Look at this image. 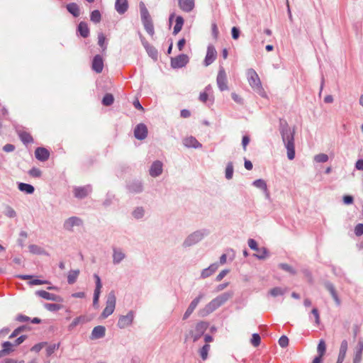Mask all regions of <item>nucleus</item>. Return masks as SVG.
<instances>
[{"label":"nucleus","mask_w":363,"mask_h":363,"mask_svg":"<svg viewBox=\"0 0 363 363\" xmlns=\"http://www.w3.org/2000/svg\"><path fill=\"white\" fill-rule=\"evenodd\" d=\"M229 271L228 269L222 270L216 277V279L217 281H221L228 274Z\"/></svg>","instance_id":"nucleus-60"},{"label":"nucleus","mask_w":363,"mask_h":363,"mask_svg":"<svg viewBox=\"0 0 363 363\" xmlns=\"http://www.w3.org/2000/svg\"><path fill=\"white\" fill-rule=\"evenodd\" d=\"M311 314L314 317L315 324L319 325L320 324V315H319V312H318V309L315 308H313V310L311 311Z\"/></svg>","instance_id":"nucleus-54"},{"label":"nucleus","mask_w":363,"mask_h":363,"mask_svg":"<svg viewBox=\"0 0 363 363\" xmlns=\"http://www.w3.org/2000/svg\"><path fill=\"white\" fill-rule=\"evenodd\" d=\"M362 354L359 352H355V354L353 359V363H361Z\"/></svg>","instance_id":"nucleus-63"},{"label":"nucleus","mask_w":363,"mask_h":363,"mask_svg":"<svg viewBox=\"0 0 363 363\" xmlns=\"http://www.w3.org/2000/svg\"><path fill=\"white\" fill-rule=\"evenodd\" d=\"M18 187L21 191L25 192L28 194H32L35 191L34 187L31 184L26 183H19Z\"/></svg>","instance_id":"nucleus-32"},{"label":"nucleus","mask_w":363,"mask_h":363,"mask_svg":"<svg viewBox=\"0 0 363 363\" xmlns=\"http://www.w3.org/2000/svg\"><path fill=\"white\" fill-rule=\"evenodd\" d=\"M35 294L43 298L46 299V300H50V301H57V302L63 301V298L61 296L54 294L49 293L44 290L37 291L35 292Z\"/></svg>","instance_id":"nucleus-13"},{"label":"nucleus","mask_w":363,"mask_h":363,"mask_svg":"<svg viewBox=\"0 0 363 363\" xmlns=\"http://www.w3.org/2000/svg\"><path fill=\"white\" fill-rule=\"evenodd\" d=\"M59 347L60 343L49 345L46 349L47 355L50 356L51 354H52L55 352V351L59 348Z\"/></svg>","instance_id":"nucleus-51"},{"label":"nucleus","mask_w":363,"mask_h":363,"mask_svg":"<svg viewBox=\"0 0 363 363\" xmlns=\"http://www.w3.org/2000/svg\"><path fill=\"white\" fill-rule=\"evenodd\" d=\"M314 161L318 163H324L328 160V155L325 153H320L314 156Z\"/></svg>","instance_id":"nucleus-45"},{"label":"nucleus","mask_w":363,"mask_h":363,"mask_svg":"<svg viewBox=\"0 0 363 363\" xmlns=\"http://www.w3.org/2000/svg\"><path fill=\"white\" fill-rule=\"evenodd\" d=\"M286 292V289H283L281 287H274L272 289L269 293L273 297H277L278 296H281Z\"/></svg>","instance_id":"nucleus-38"},{"label":"nucleus","mask_w":363,"mask_h":363,"mask_svg":"<svg viewBox=\"0 0 363 363\" xmlns=\"http://www.w3.org/2000/svg\"><path fill=\"white\" fill-rule=\"evenodd\" d=\"M128 9V0H116L115 9L119 14L125 13Z\"/></svg>","instance_id":"nucleus-21"},{"label":"nucleus","mask_w":363,"mask_h":363,"mask_svg":"<svg viewBox=\"0 0 363 363\" xmlns=\"http://www.w3.org/2000/svg\"><path fill=\"white\" fill-rule=\"evenodd\" d=\"M125 252L123 250L119 247L113 248V263L114 264H120L125 258Z\"/></svg>","instance_id":"nucleus-16"},{"label":"nucleus","mask_w":363,"mask_h":363,"mask_svg":"<svg viewBox=\"0 0 363 363\" xmlns=\"http://www.w3.org/2000/svg\"><path fill=\"white\" fill-rule=\"evenodd\" d=\"M207 328V323L200 322L196 324L194 330L190 332L191 338L194 342H196L204 333Z\"/></svg>","instance_id":"nucleus-9"},{"label":"nucleus","mask_w":363,"mask_h":363,"mask_svg":"<svg viewBox=\"0 0 363 363\" xmlns=\"http://www.w3.org/2000/svg\"><path fill=\"white\" fill-rule=\"evenodd\" d=\"M248 246L250 247V249L255 250L257 252L262 251V254H255V256L258 258L259 259H265L268 255V252L265 247L259 248L257 246V242L254 239H249L248 240Z\"/></svg>","instance_id":"nucleus-10"},{"label":"nucleus","mask_w":363,"mask_h":363,"mask_svg":"<svg viewBox=\"0 0 363 363\" xmlns=\"http://www.w3.org/2000/svg\"><path fill=\"white\" fill-rule=\"evenodd\" d=\"M4 214L9 218H13L17 215L16 211L9 205L4 206Z\"/></svg>","instance_id":"nucleus-37"},{"label":"nucleus","mask_w":363,"mask_h":363,"mask_svg":"<svg viewBox=\"0 0 363 363\" xmlns=\"http://www.w3.org/2000/svg\"><path fill=\"white\" fill-rule=\"evenodd\" d=\"M129 190L130 191L138 194L143 191V184L140 182H134L132 184L129 185Z\"/></svg>","instance_id":"nucleus-31"},{"label":"nucleus","mask_w":363,"mask_h":363,"mask_svg":"<svg viewBox=\"0 0 363 363\" xmlns=\"http://www.w3.org/2000/svg\"><path fill=\"white\" fill-rule=\"evenodd\" d=\"M279 344L281 347H286L289 345V339L286 336L283 335L279 340Z\"/></svg>","instance_id":"nucleus-55"},{"label":"nucleus","mask_w":363,"mask_h":363,"mask_svg":"<svg viewBox=\"0 0 363 363\" xmlns=\"http://www.w3.org/2000/svg\"><path fill=\"white\" fill-rule=\"evenodd\" d=\"M28 174L33 177H40L42 174V172L38 168L33 167L31 169H30Z\"/></svg>","instance_id":"nucleus-53"},{"label":"nucleus","mask_w":363,"mask_h":363,"mask_svg":"<svg viewBox=\"0 0 363 363\" xmlns=\"http://www.w3.org/2000/svg\"><path fill=\"white\" fill-rule=\"evenodd\" d=\"M134 135L138 140H144L147 135V128L143 123L138 124L134 130Z\"/></svg>","instance_id":"nucleus-18"},{"label":"nucleus","mask_w":363,"mask_h":363,"mask_svg":"<svg viewBox=\"0 0 363 363\" xmlns=\"http://www.w3.org/2000/svg\"><path fill=\"white\" fill-rule=\"evenodd\" d=\"M348 343L347 340H342L340 345V351L337 359L344 361L347 350Z\"/></svg>","instance_id":"nucleus-29"},{"label":"nucleus","mask_w":363,"mask_h":363,"mask_svg":"<svg viewBox=\"0 0 363 363\" xmlns=\"http://www.w3.org/2000/svg\"><path fill=\"white\" fill-rule=\"evenodd\" d=\"M28 249H29V252L33 254H36V255H45V251L42 247H40V246L36 245H30L28 247Z\"/></svg>","instance_id":"nucleus-39"},{"label":"nucleus","mask_w":363,"mask_h":363,"mask_svg":"<svg viewBox=\"0 0 363 363\" xmlns=\"http://www.w3.org/2000/svg\"><path fill=\"white\" fill-rule=\"evenodd\" d=\"M79 274V269H75V270L69 271V274H68V276H67V282L69 284H74L76 281Z\"/></svg>","instance_id":"nucleus-35"},{"label":"nucleus","mask_w":363,"mask_h":363,"mask_svg":"<svg viewBox=\"0 0 363 363\" xmlns=\"http://www.w3.org/2000/svg\"><path fill=\"white\" fill-rule=\"evenodd\" d=\"M355 168L357 170L363 171V160L362 159H359V160H357V162L355 163Z\"/></svg>","instance_id":"nucleus-64"},{"label":"nucleus","mask_w":363,"mask_h":363,"mask_svg":"<svg viewBox=\"0 0 363 363\" xmlns=\"http://www.w3.org/2000/svg\"><path fill=\"white\" fill-rule=\"evenodd\" d=\"M208 235L206 229H199L190 233L183 241L182 247L188 248L196 245Z\"/></svg>","instance_id":"nucleus-3"},{"label":"nucleus","mask_w":363,"mask_h":363,"mask_svg":"<svg viewBox=\"0 0 363 363\" xmlns=\"http://www.w3.org/2000/svg\"><path fill=\"white\" fill-rule=\"evenodd\" d=\"M78 30L82 37L86 38L88 36L89 30L87 24H79Z\"/></svg>","instance_id":"nucleus-48"},{"label":"nucleus","mask_w":363,"mask_h":363,"mask_svg":"<svg viewBox=\"0 0 363 363\" xmlns=\"http://www.w3.org/2000/svg\"><path fill=\"white\" fill-rule=\"evenodd\" d=\"M188 57L186 55H180L171 60V65L173 68H181L188 62Z\"/></svg>","instance_id":"nucleus-15"},{"label":"nucleus","mask_w":363,"mask_h":363,"mask_svg":"<svg viewBox=\"0 0 363 363\" xmlns=\"http://www.w3.org/2000/svg\"><path fill=\"white\" fill-rule=\"evenodd\" d=\"M211 85H208L205 88V90L200 94L199 100L203 103L206 102V101L208 100V94L211 92Z\"/></svg>","instance_id":"nucleus-42"},{"label":"nucleus","mask_w":363,"mask_h":363,"mask_svg":"<svg viewBox=\"0 0 363 363\" xmlns=\"http://www.w3.org/2000/svg\"><path fill=\"white\" fill-rule=\"evenodd\" d=\"M67 11L74 17L77 18L80 15V9L77 3L71 2L66 5Z\"/></svg>","instance_id":"nucleus-26"},{"label":"nucleus","mask_w":363,"mask_h":363,"mask_svg":"<svg viewBox=\"0 0 363 363\" xmlns=\"http://www.w3.org/2000/svg\"><path fill=\"white\" fill-rule=\"evenodd\" d=\"M145 29L148 34L151 36L154 35V27L153 24H145Z\"/></svg>","instance_id":"nucleus-61"},{"label":"nucleus","mask_w":363,"mask_h":363,"mask_svg":"<svg viewBox=\"0 0 363 363\" xmlns=\"http://www.w3.org/2000/svg\"><path fill=\"white\" fill-rule=\"evenodd\" d=\"M234 169L233 164L231 162H228L225 167V175L227 179H231L233 176Z\"/></svg>","instance_id":"nucleus-40"},{"label":"nucleus","mask_w":363,"mask_h":363,"mask_svg":"<svg viewBox=\"0 0 363 363\" xmlns=\"http://www.w3.org/2000/svg\"><path fill=\"white\" fill-rule=\"evenodd\" d=\"M260 342H261L260 336L257 333H254L252 335V339H251L252 345H253L255 347H257L258 345H259Z\"/></svg>","instance_id":"nucleus-52"},{"label":"nucleus","mask_w":363,"mask_h":363,"mask_svg":"<svg viewBox=\"0 0 363 363\" xmlns=\"http://www.w3.org/2000/svg\"><path fill=\"white\" fill-rule=\"evenodd\" d=\"M233 291H227L217 296L199 311V316L206 317L210 315L218 308L224 305L233 297Z\"/></svg>","instance_id":"nucleus-2"},{"label":"nucleus","mask_w":363,"mask_h":363,"mask_svg":"<svg viewBox=\"0 0 363 363\" xmlns=\"http://www.w3.org/2000/svg\"><path fill=\"white\" fill-rule=\"evenodd\" d=\"M279 267L281 268V269L289 272V274H294L296 273L294 269L291 266H290L287 264L281 263L279 264Z\"/></svg>","instance_id":"nucleus-50"},{"label":"nucleus","mask_w":363,"mask_h":363,"mask_svg":"<svg viewBox=\"0 0 363 363\" xmlns=\"http://www.w3.org/2000/svg\"><path fill=\"white\" fill-rule=\"evenodd\" d=\"M91 188L90 186L75 187L73 190L74 195L77 199H84L91 192Z\"/></svg>","instance_id":"nucleus-17"},{"label":"nucleus","mask_w":363,"mask_h":363,"mask_svg":"<svg viewBox=\"0 0 363 363\" xmlns=\"http://www.w3.org/2000/svg\"><path fill=\"white\" fill-rule=\"evenodd\" d=\"M94 278L95 279V283H96V287H95L94 292L101 294V288H102V283H101V279H100L99 276L96 274H94Z\"/></svg>","instance_id":"nucleus-46"},{"label":"nucleus","mask_w":363,"mask_h":363,"mask_svg":"<svg viewBox=\"0 0 363 363\" xmlns=\"http://www.w3.org/2000/svg\"><path fill=\"white\" fill-rule=\"evenodd\" d=\"M98 39L99 45L103 48V50H105L106 47L105 45V36L104 35V34L99 33L98 35Z\"/></svg>","instance_id":"nucleus-57"},{"label":"nucleus","mask_w":363,"mask_h":363,"mask_svg":"<svg viewBox=\"0 0 363 363\" xmlns=\"http://www.w3.org/2000/svg\"><path fill=\"white\" fill-rule=\"evenodd\" d=\"M218 268V264L217 263H213L211 264L208 267L202 270L201 273V277L202 279H206L211 276Z\"/></svg>","instance_id":"nucleus-24"},{"label":"nucleus","mask_w":363,"mask_h":363,"mask_svg":"<svg viewBox=\"0 0 363 363\" xmlns=\"http://www.w3.org/2000/svg\"><path fill=\"white\" fill-rule=\"evenodd\" d=\"M216 57L217 52L215 48L213 45H209L207 48L206 55L204 60L205 66H208L212 64L216 59Z\"/></svg>","instance_id":"nucleus-12"},{"label":"nucleus","mask_w":363,"mask_h":363,"mask_svg":"<svg viewBox=\"0 0 363 363\" xmlns=\"http://www.w3.org/2000/svg\"><path fill=\"white\" fill-rule=\"evenodd\" d=\"M139 8L142 23H152L151 16L143 1L139 3Z\"/></svg>","instance_id":"nucleus-14"},{"label":"nucleus","mask_w":363,"mask_h":363,"mask_svg":"<svg viewBox=\"0 0 363 363\" xmlns=\"http://www.w3.org/2000/svg\"><path fill=\"white\" fill-rule=\"evenodd\" d=\"M183 144L188 148H201L202 145L193 136H189L183 140Z\"/></svg>","instance_id":"nucleus-19"},{"label":"nucleus","mask_w":363,"mask_h":363,"mask_svg":"<svg viewBox=\"0 0 363 363\" xmlns=\"http://www.w3.org/2000/svg\"><path fill=\"white\" fill-rule=\"evenodd\" d=\"M35 157L40 161H45L49 157V152L44 147H38L35 152Z\"/></svg>","instance_id":"nucleus-25"},{"label":"nucleus","mask_w":363,"mask_h":363,"mask_svg":"<svg viewBox=\"0 0 363 363\" xmlns=\"http://www.w3.org/2000/svg\"><path fill=\"white\" fill-rule=\"evenodd\" d=\"M216 83L220 91H223L228 89L227 74L223 67H220L216 78Z\"/></svg>","instance_id":"nucleus-8"},{"label":"nucleus","mask_w":363,"mask_h":363,"mask_svg":"<svg viewBox=\"0 0 363 363\" xmlns=\"http://www.w3.org/2000/svg\"><path fill=\"white\" fill-rule=\"evenodd\" d=\"M89 321L85 315H80L79 317L75 318L72 322L69 324L68 328L69 330L74 329L79 324H84Z\"/></svg>","instance_id":"nucleus-28"},{"label":"nucleus","mask_w":363,"mask_h":363,"mask_svg":"<svg viewBox=\"0 0 363 363\" xmlns=\"http://www.w3.org/2000/svg\"><path fill=\"white\" fill-rule=\"evenodd\" d=\"M280 133L287 150V157L289 160H292L295 157V128L294 127L289 126L286 122L281 123Z\"/></svg>","instance_id":"nucleus-1"},{"label":"nucleus","mask_w":363,"mask_h":363,"mask_svg":"<svg viewBox=\"0 0 363 363\" xmlns=\"http://www.w3.org/2000/svg\"><path fill=\"white\" fill-rule=\"evenodd\" d=\"M101 20V13L99 10L95 9L90 13V21L92 23H100Z\"/></svg>","instance_id":"nucleus-36"},{"label":"nucleus","mask_w":363,"mask_h":363,"mask_svg":"<svg viewBox=\"0 0 363 363\" xmlns=\"http://www.w3.org/2000/svg\"><path fill=\"white\" fill-rule=\"evenodd\" d=\"M44 307L50 311H57L62 308V305L56 303H45Z\"/></svg>","instance_id":"nucleus-47"},{"label":"nucleus","mask_w":363,"mask_h":363,"mask_svg":"<svg viewBox=\"0 0 363 363\" xmlns=\"http://www.w3.org/2000/svg\"><path fill=\"white\" fill-rule=\"evenodd\" d=\"M19 137L22 142L25 144H28L33 142V138L31 135L26 132H21L19 133Z\"/></svg>","instance_id":"nucleus-44"},{"label":"nucleus","mask_w":363,"mask_h":363,"mask_svg":"<svg viewBox=\"0 0 363 363\" xmlns=\"http://www.w3.org/2000/svg\"><path fill=\"white\" fill-rule=\"evenodd\" d=\"M135 313L133 311H128L126 315H121L117 323L118 327L121 329L130 327L133 323Z\"/></svg>","instance_id":"nucleus-7"},{"label":"nucleus","mask_w":363,"mask_h":363,"mask_svg":"<svg viewBox=\"0 0 363 363\" xmlns=\"http://www.w3.org/2000/svg\"><path fill=\"white\" fill-rule=\"evenodd\" d=\"M326 351V345L323 340H320L318 347H317V352L318 353V356L323 357Z\"/></svg>","instance_id":"nucleus-43"},{"label":"nucleus","mask_w":363,"mask_h":363,"mask_svg":"<svg viewBox=\"0 0 363 363\" xmlns=\"http://www.w3.org/2000/svg\"><path fill=\"white\" fill-rule=\"evenodd\" d=\"M15 347L16 346L14 345L13 343H11V342H9V341L4 342L2 344V347H3L2 350H6L5 352V353L7 355L9 354L10 353L13 352L15 350Z\"/></svg>","instance_id":"nucleus-41"},{"label":"nucleus","mask_w":363,"mask_h":363,"mask_svg":"<svg viewBox=\"0 0 363 363\" xmlns=\"http://www.w3.org/2000/svg\"><path fill=\"white\" fill-rule=\"evenodd\" d=\"M205 297V294L203 293H199L196 297H195L189 303V307L194 311L197 307L199 303L201 301V300Z\"/></svg>","instance_id":"nucleus-34"},{"label":"nucleus","mask_w":363,"mask_h":363,"mask_svg":"<svg viewBox=\"0 0 363 363\" xmlns=\"http://www.w3.org/2000/svg\"><path fill=\"white\" fill-rule=\"evenodd\" d=\"M145 215V209L143 206H138L135 208L132 212L133 217L137 220L143 218Z\"/></svg>","instance_id":"nucleus-30"},{"label":"nucleus","mask_w":363,"mask_h":363,"mask_svg":"<svg viewBox=\"0 0 363 363\" xmlns=\"http://www.w3.org/2000/svg\"><path fill=\"white\" fill-rule=\"evenodd\" d=\"M354 233L357 236L362 235L363 234V224H357L354 228Z\"/></svg>","instance_id":"nucleus-58"},{"label":"nucleus","mask_w":363,"mask_h":363,"mask_svg":"<svg viewBox=\"0 0 363 363\" xmlns=\"http://www.w3.org/2000/svg\"><path fill=\"white\" fill-rule=\"evenodd\" d=\"M252 185L255 188L262 190L264 192V194H265L266 198L269 197V190L267 188V182L264 179H256L252 182Z\"/></svg>","instance_id":"nucleus-20"},{"label":"nucleus","mask_w":363,"mask_h":363,"mask_svg":"<svg viewBox=\"0 0 363 363\" xmlns=\"http://www.w3.org/2000/svg\"><path fill=\"white\" fill-rule=\"evenodd\" d=\"M104 67V62L100 55H96L93 60L92 68L97 73L102 72Z\"/></svg>","instance_id":"nucleus-23"},{"label":"nucleus","mask_w":363,"mask_h":363,"mask_svg":"<svg viewBox=\"0 0 363 363\" xmlns=\"http://www.w3.org/2000/svg\"><path fill=\"white\" fill-rule=\"evenodd\" d=\"M163 172V163L160 160H156L151 164L149 173L152 177H157L162 174Z\"/></svg>","instance_id":"nucleus-11"},{"label":"nucleus","mask_w":363,"mask_h":363,"mask_svg":"<svg viewBox=\"0 0 363 363\" xmlns=\"http://www.w3.org/2000/svg\"><path fill=\"white\" fill-rule=\"evenodd\" d=\"M143 44L148 53V55L153 59H157V50L152 45H149L147 42H143Z\"/></svg>","instance_id":"nucleus-33"},{"label":"nucleus","mask_w":363,"mask_h":363,"mask_svg":"<svg viewBox=\"0 0 363 363\" xmlns=\"http://www.w3.org/2000/svg\"><path fill=\"white\" fill-rule=\"evenodd\" d=\"M83 224L84 222L81 218L77 216H72L65 220L63 223V228L67 231L72 232L76 228L82 227Z\"/></svg>","instance_id":"nucleus-6"},{"label":"nucleus","mask_w":363,"mask_h":363,"mask_svg":"<svg viewBox=\"0 0 363 363\" xmlns=\"http://www.w3.org/2000/svg\"><path fill=\"white\" fill-rule=\"evenodd\" d=\"M180 9L186 12L191 11L194 8V0H178Z\"/></svg>","instance_id":"nucleus-22"},{"label":"nucleus","mask_w":363,"mask_h":363,"mask_svg":"<svg viewBox=\"0 0 363 363\" xmlns=\"http://www.w3.org/2000/svg\"><path fill=\"white\" fill-rule=\"evenodd\" d=\"M325 288L330 292V294H331L332 296L337 294L336 291L332 284H330V283L325 284Z\"/></svg>","instance_id":"nucleus-59"},{"label":"nucleus","mask_w":363,"mask_h":363,"mask_svg":"<svg viewBox=\"0 0 363 363\" xmlns=\"http://www.w3.org/2000/svg\"><path fill=\"white\" fill-rule=\"evenodd\" d=\"M114 98L112 94H106L102 100V103L104 106H110L113 103Z\"/></svg>","instance_id":"nucleus-49"},{"label":"nucleus","mask_w":363,"mask_h":363,"mask_svg":"<svg viewBox=\"0 0 363 363\" xmlns=\"http://www.w3.org/2000/svg\"><path fill=\"white\" fill-rule=\"evenodd\" d=\"M246 74L248 83L252 89L259 95L264 96L265 93L262 88L260 79L255 70L253 69H248Z\"/></svg>","instance_id":"nucleus-4"},{"label":"nucleus","mask_w":363,"mask_h":363,"mask_svg":"<svg viewBox=\"0 0 363 363\" xmlns=\"http://www.w3.org/2000/svg\"><path fill=\"white\" fill-rule=\"evenodd\" d=\"M116 304V297L115 292L111 291L108 293L106 297V307L101 314V318L105 319L111 315L115 310Z\"/></svg>","instance_id":"nucleus-5"},{"label":"nucleus","mask_w":363,"mask_h":363,"mask_svg":"<svg viewBox=\"0 0 363 363\" xmlns=\"http://www.w3.org/2000/svg\"><path fill=\"white\" fill-rule=\"evenodd\" d=\"M45 345H46L45 342H40V343L36 344L32 347L30 350L33 352H38L44 347V346Z\"/></svg>","instance_id":"nucleus-56"},{"label":"nucleus","mask_w":363,"mask_h":363,"mask_svg":"<svg viewBox=\"0 0 363 363\" xmlns=\"http://www.w3.org/2000/svg\"><path fill=\"white\" fill-rule=\"evenodd\" d=\"M232 37L233 39L236 40L239 38L240 30L237 27H233L231 30Z\"/></svg>","instance_id":"nucleus-62"},{"label":"nucleus","mask_w":363,"mask_h":363,"mask_svg":"<svg viewBox=\"0 0 363 363\" xmlns=\"http://www.w3.org/2000/svg\"><path fill=\"white\" fill-rule=\"evenodd\" d=\"M106 329L104 326L99 325L94 328L91 332V339H99L105 335Z\"/></svg>","instance_id":"nucleus-27"}]
</instances>
